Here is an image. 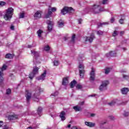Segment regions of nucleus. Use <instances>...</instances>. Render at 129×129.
Instances as JSON below:
<instances>
[{
    "instance_id": "nucleus-1",
    "label": "nucleus",
    "mask_w": 129,
    "mask_h": 129,
    "mask_svg": "<svg viewBox=\"0 0 129 129\" xmlns=\"http://www.w3.org/2000/svg\"><path fill=\"white\" fill-rule=\"evenodd\" d=\"M85 11L86 13H89V12H91L93 14H98L100 13V12H104L105 10L103 8H99V5H94L93 6L86 8Z\"/></svg>"
},
{
    "instance_id": "nucleus-2",
    "label": "nucleus",
    "mask_w": 129,
    "mask_h": 129,
    "mask_svg": "<svg viewBox=\"0 0 129 129\" xmlns=\"http://www.w3.org/2000/svg\"><path fill=\"white\" fill-rule=\"evenodd\" d=\"M14 15V9L12 8H9L6 11L5 15H4V19L6 21H10Z\"/></svg>"
},
{
    "instance_id": "nucleus-3",
    "label": "nucleus",
    "mask_w": 129,
    "mask_h": 129,
    "mask_svg": "<svg viewBox=\"0 0 129 129\" xmlns=\"http://www.w3.org/2000/svg\"><path fill=\"white\" fill-rule=\"evenodd\" d=\"M44 91L43 89H41L40 87H38L35 91V93L33 94V96L32 97V99L34 101H39V96H40V93L43 92Z\"/></svg>"
},
{
    "instance_id": "nucleus-4",
    "label": "nucleus",
    "mask_w": 129,
    "mask_h": 129,
    "mask_svg": "<svg viewBox=\"0 0 129 129\" xmlns=\"http://www.w3.org/2000/svg\"><path fill=\"white\" fill-rule=\"evenodd\" d=\"M109 84L108 81H104L102 82V84L100 86L99 89L100 91H103V90H106L107 89V85Z\"/></svg>"
},
{
    "instance_id": "nucleus-5",
    "label": "nucleus",
    "mask_w": 129,
    "mask_h": 129,
    "mask_svg": "<svg viewBox=\"0 0 129 129\" xmlns=\"http://www.w3.org/2000/svg\"><path fill=\"white\" fill-rule=\"evenodd\" d=\"M67 13H74V10L71 7H64L61 11V14H62V15H66Z\"/></svg>"
},
{
    "instance_id": "nucleus-6",
    "label": "nucleus",
    "mask_w": 129,
    "mask_h": 129,
    "mask_svg": "<svg viewBox=\"0 0 129 129\" xmlns=\"http://www.w3.org/2000/svg\"><path fill=\"white\" fill-rule=\"evenodd\" d=\"M79 74L81 78H83L85 70H84V65L83 64H80L79 66Z\"/></svg>"
},
{
    "instance_id": "nucleus-7",
    "label": "nucleus",
    "mask_w": 129,
    "mask_h": 129,
    "mask_svg": "<svg viewBox=\"0 0 129 129\" xmlns=\"http://www.w3.org/2000/svg\"><path fill=\"white\" fill-rule=\"evenodd\" d=\"M8 67L6 64H4L2 67V68H0V83H2L4 81V73H3L5 70L7 69Z\"/></svg>"
},
{
    "instance_id": "nucleus-8",
    "label": "nucleus",
    "mask_w": 129,
    "mask_h": 129,
    "mask_svg": "<svg viewBox=\"0 0 129 129\" xmlns=\"http://www.w3.org/2000/svg\"><path fill=\"white\" fill-rule=\"evenodd\" d=\"M25 97L27 102H29L32 98V92L29 90H26L25 92Z\"/></svg>"
},
{
    "instance_id": "nucleus-9",
    "label": "nucleus",
    "mask_w": 129,
    "mask_h": 129,
    "mask_svg": "<svg viewBox=\"0 0 129 129\" xmlns=\"http://www.w3.org/2000/svg\"><path fill=\"white\" fill-rule=\"evenodd\" d=\"M95 39V36L93 33H92L90 37H86L85 39L86 43L89 42V43H92L93 39Z\"/></svg>"
},
{
    "instance_id": "nucleus-10",
    "label": "nucleus",
    "mask_w": 129,
    "mask_h": 129,
    "mask_svg": "<svg viewBox=\"0 0 129 129\" xmlns=\"http://www.w3.org/2000/svg\"><path fill=\"white\" fill-rule=\"evenodd\" d=\"M46 23L47 24V30L48 32H51L52 31V29H53V22L51 21L50 20H47L46 22Z\"/></svg>"
},
{
    "instance_id": "nucleus-11",
    "label": "nucleus",
    "mask_w": 129,
    "mask_h": 129,
    "mask_svg": "<svg viewBox=\"0 0 129 129\" xmlns=\"http://www.w3.org/2000/svg\"><path fill=\"white\" fill-rule=\"evenodd\" d=\"M95 70L94 69L92 68V70L90 73V80L91 81H94V80L95 79Z\"/></svg>"
},
{
    "instance_id": "nucleus-12",
    "label": "nucleus",
    "mask_w": 129,
    "mask_h": 129,
    "mask_svg": "<svg viewBox=\"0 0 129 129\" xmlns=\"http://www.w3.org/2000/svg\"><path fill=\"white\" fill-rule=\"evenodd\" d=\"M38 70H39V69L37 67L34 69L33 72L30 74L29 78H30V79L34 78L35 75L38 73Z\"/></svg>"
},
{
    "instance_id": "nucleus-13",
    "label": "nucleus",
    "mask_w": 129,
    "mask_h": 129,
    "mask_svg": "<svg viewBox=\"0 0 129 129\" xmlns=\"http://www.w3.org/2000/svg\"><path fill=\"white\" fill-rule=\"evenodd\" d=\"M46 75H47V71H44L43 73H42L41 75L38 78V80H42L43 81V80H45Z\"/></svg>"
},
{
    "instance_id": "nucleus-14",
    "label": "nucleus",
    "mask_w": 129,
    "mask_h": 129,
    "mask_svg": "<svg viewBox=\"0 0 129 129\" xmlns=\"http://www.w3.org/2000/svg\"><path fill=\"white\" fill-rule=\"evenodd\" d=\"M41 13L40 11H38L35 13L34 17L36 20H38V19H40L42 17V14Z\"/></svg>"
},
{
    "instance_id": "nucleus-15",
    "label": "nucleus",
    "mask_w": 129,
    "mask_h": 129,
    "mask_svg": "<svg viewBox=\"0 0 129 129\" xmlns=\"http://www.w3.org/2000/svg\"><path fill=\"white\" fill-rule=\"evenodd\" d=\"M31 55L32 56H34L35 59L33 60L34 62L37 60V57H39V52L35 51V50H31Z\"/></svg>"
},
{
    "instance_id": "nucleus-16",
    "label": "nucleus",
    "mask_w": 129,
    "mask_h": 129,
    "mask_svg": "<svg viewBox=\"0 0 129 129\" xmlns=\"http://www.w3.org/2000/svg\"><path fill=\"white\" fill-rule=\"evenodd\" d=\"M85 124L89 127H94V126H95V123L92 122L85 121Z\"/></svg>"
},
{
    "instance_id": "nucleus-17",
    "label": "nucleus",
    "mask_w": 129,
    "mask_h": 129,
    "mask_svg": "<svg viewBox=\"0 0 129 129\" xmlns=\"http://www.w3.org/2000/svg\"><path fill=\"white\" fill-rule=\"evenodd\" d=\"M69 83V81H68V77L64 78L62 79V85L66 86Z\"/></svg>"
},
{
    "instance_id": "nucleus-18",
    "label": "nucleus",
    "mask_w": 129,
    "mask_h": 129,
    "mask_svg": "<svg viewBox=\"0 0 129 129\" xmlns=\"http://www.w3.org/2000/svg\"><path fill=\"white\" fill-rule=\"evenodd\" d=\"M65 114H66L65 111H62L61 112L59 117H60L61 120H65V119H66V117H65Z\"/></svg>"
},
{
    "instance_id": "nucleus-19",
    "label": "nucleus",
    "mask_w": 129,
    "mask_h": 129,
    "mask_svg": "<svg viewBox=\"0 0 129 129\" xmlns=\"http://www.w3.org/2000/svg\"><path fill=\"white\" fill-rule=\"evenodd\" d=\"M18 116L17 115H10L8 116V119L10 120H13L14 119H17Z\"/></svg>"
},
{
    "instance_id": "nucleus-20",
    "label": "nucleus",
    "mask_w": 129,
    "mask_h": 129,
    "mask_svg": "<svg viewBox=\"0 0 129 129\" xmlns=\"http://www.w3.org/2000/svg\"><path fill=\"white\" fill-rule=\"evenodd\" d=\"M122 94H126L129 92V89L127 88H123L121 89Z\"/></svg>"
},
{
    "instance_id": "nucleus-21",
    "label": "nucleus",
    "mask_w": 129,
    "mask_h": 129,
    "mask_svg": "<svg viewBox=\"0 0 129 129\" xmlns=\"http://www.w3.org/2000/svg\"><path fill=\"white\" fill-rule=\"evenodd\" d=\"M107 57H115L116 54L114 51H110L109 53H107Z\"/></svg>"
},
{
    "instance_id": "nucleus-22",
    "label": "nucleus",
    "mask_w": 129,
    "mask_h": 129,
    "mask_svg": "<svg viewBox=\"0 0 129 129\" xmlns=\"http://www.w3.org/2000/svg\"><path fill=\"white\" fill-rule=\"evenodd\" d=\"M57 25L59 28H63V26H64V21L61 20H59L57 23Z\"/></svg>"
},
{
    "instance_id": "nucleus-23",
    "label": "nucleus",
    "mask_w": 129,
    "mask_h": 129,
    "mask_svg": "<svg viewBox=\"0 0 129 129\" xmlns=\"http://www.w3.org/2000/svg\"><path fill=\"white\" fill-rule=\"evenodd\" d=\"M43 111V108L41 107H39L37 109V113L39 116H41L42 111Z\"/></svg>"
},
{
    "instance_id": "nucleus-24",
    "label": "nucleus",
    "mask_w": 129,
    "mask_h": 129,
    "mask_svg": "<svg viewBox=\"0 0 129 129\" xmlns=\"http://www.w3.org/2000/svg\"><path fill=\"white\" fill-rule=\"evenodd\" d=\"M73 108L74 109V110H75V111H80V110H81V107L77 105V106H75L73 107Z\"/></svg>"
},
{
    "instance_id": "nucleus-25",
    "label": "nucleus",
    "mask_w": 129,
    "mask_h": 129,
    "mask_svg": "<svg viewBox=\"0 0 129 129\" xmlns=\"http://www.w3.org/2000/svg\"><path fill=\"white\" fill-rule=\"evenodd\" d=\"M6 58L8 59H13L14 58V54H12L11 53H8L6 55Z\"/></svg>"
},
{
    "instance_id": "nucleus-26",
    "label": "nucleus",
    "mask_w": 129,
    "mask_h": 129,
    "mask_svg": "<svg viewBox=\"0 0 129 129\" xmlns=\"http://www.w3.org/2000/svg\"><path fill=\"white\" fill-rule=\"evenodd\" d=\"M48 11H49V12H56V11H57V8H55V7H49Z\"/></svg>"
},
{
    "instance_id": "nucleus-27",
    "label": "nucleus",
    "mask_w": 129,
    "mask_h": 129,
    "mask_svg": "<svg viewBox=\"0 0 129 129\" xmlns=\"http://www.w3.org/2000/svg\"><path fill=\"white\" fill-rule=\"evenodd\" d=\"M48 11V13L46 14H45V16L46 19H48V18H50L51 15H52V12L49 10Z\"/></svg>"
},
{
    "instance_id": "nucleus-28",
    "label": "nucleus",
    "mask_w": 129,
    "mask_h": 129,
    "mask_svg": "<svg viewBox=\"0 0 129 129\" xmlns=\"http://www.w3.org/2000/svg\"><path fill=\"white\" fill-rule=\"evenodd\" d=\"M75 84H76V81L74 80L71 82L70 83V87L71 88H73L74 86H75Z\"/></svg>"
},
{
    "instance_id": "nucleus-29",
    "label": "nucleus",
    "mask_w": 129,
    "mask_h": 129,
    "mask_svg": "<svg viewBox=\"0 0 129 129\" xmlns=\"http://www.w3.org/2000/svg\"><path fill=\"white\" fill-rule=\"evenodd\" d=\"M42 34H43V31L39 29L37 31L38 37H39V38H42Z\"/></svg>"
},
{
    "instance_id": "nucleus-30",
    "label": "nucleus",
    "mask_w": 129,
    "mask_h": 129,
    "mask_svg": "<svg viewBox=\"0 0 129 129\" xmlns=\"http://www.w3.org/2000/svg\"><path fill=\"white\" fill-rule=\"evenodd\" d=\"M103 25H108V22H103L99 23L98 24V28H100V27H102Z\"/></svg>"
},
{
    "instance_id": "nucleus-31",
    "label": "nucleus",
    "mask_w": 129,
    "mask_h": 129,
    "mask_svg": "<svg viewBox=\"0 0 129 129\" xmlns=\"http://www.w3.org/2000/svg\"><path fill=\"white\" fill-rule=\"evenodd\" d=\"M43 49L45 51H48L49 50H50V47L49 45H46L44 47Z\"/></svg>"
},
{
    "instance_id": "nucleus-32",
    "label": "nucleus",
    "mask_w": 129,
    "mask_h": 129,
    "mask_svg": "<svg viewBox=\"0 0 129 129\" xmlns=\"http://www.w3.org/2000/svg\"><path fill=\"white\" fill-rule=\"evenodd\" d=\"M116 103V102L115 101H112V102L108 103V105L110 106H112V105H114Z\"/></svg>"
},
{
    "instance_id": "nucleus-33",
    "label": "nucleus",
    "mask_w": 129,
    "mask_h": 129,
    "mask_svg": "<svg viewBox=\"0 0 129 129\" xmlns=\"http://www.w3.org/2000/svg\"><path fill=\"white\" fill-rule=\"evenodd\" d=\"M110 72V68H107L105 69V74H108Z\"/></svg>"
},
{
    "instance_id": "nucleus-34",
    "label": "nucleus",
    "mask_w": 129,
    "mask_h": 129,
    "mask_svg": "<svg viewBox=\"0 0 129 129\" xmlns=\"http://www.w3.org/2000/svg\"><path fill=\"white\" fill-rule=\"evenodd\" d=\"M117 35H118V32H117L116 30H115L112 34L113 37H116V36H117Z\"/></svg>"
},
{
    "instance_id": "nucleus-35",
    "label": "nucleus",
    "mask_w": 129,
    "mask_h": 129,
    "mask_svg": "<svg viewBox=\"0 0 129 129\" xmlns=\"http://www.w3.org/2000/svg\"><path fill=\"white\" fill-rule=\"evenodd\" d=\"M24 17H25V13H20L19 15L20 19H24Z\"/></svg>"
},
{
    "instance_id": "nucleus-36",
    "label": "nucleus",
    "mask_w": 129,
    "mask_h": 129,
    "mask_svg": "<svg viewBox=\"0 0 129 129\" xmlns=\"http://www.w3.org/2000/svg\"><path fill=\"white\" fill-rule=\"evenodd\" d=\"M71 42H72V43H75V34H74V35L72 36Z\"/></svg>"
},
{
    "instance_id": "nucleus-37",
    "label": "nucleus",
    "mask_w": 129,
    "mask_h": 129,
    "mask_svg": "<svg viewBox=\"0 0 129 129\" xmlns=\"http://www.w3.org/2000/svg\"><path fill=\"white\" fill-rule=\"evenodd\" d=\"M124 19H122L121 18L119 20V24H121V25H123L124 24Z\"/></svg>"
},
{
    "instance_id": "nucleus-38",
    "label": "nucleus",
    "mask_w": 129,
    "mask_h": 129,
    "mask_svg": "<svg viewBox=\"0 0 129 129\" xmlns=\"http://www.w3.org/2000/svg\"><path fill=\"white\" fill-rule=\"evenodd\" d=\"M53 65L54 66H58L59 65V61L58 60H54L53 61Z\"/></svg>"
},
{
    "instance_id": "nucleus-39",
    "label": "nucleus",
    "mask_w": 129,
    "mask_h": 129,
    "mask_svg": "<svg viewBox=\"0 0 129 129\" xmlns=\"http://www.w3.org/2000/svg\"><path fill=\"white\" fill-rule=\"evenodd\" d=\"M6 5V2H0V8L4 7Z\"/></svg>"
},
{
    "instance_id": "nucleus-40",
    "label": "nucleus",
    "mask_w": 129,
    "mask_h": 129,
    "mask_svg": "<svg viewBox=\"0 0 129 129\" xmlns=\"http://www.w3.org/2000/svg\"><path fill=\"white\" fill-rule=\"evenodd\" d=\"M103 5H106L108 4V0H103L102 2Z\"/></svg>"
},
{
    "instance_id": "nucleus-41",
    "label": "nucleus",
    "mask_w": 129,
    "mask_h": 129,
    "mask_svg": "<svg viewBox=\"0 0 129 129\" xmlns=\"http://www.w3.org/2000/svg\"><path fill=\"white\" fill-rule=\"evenodd\" d=\"M12 92V90H11V89H8L6 91V94H11V93Z\"/></svg>"
},
{
    "instance_id": "nucleus-42",
    "label": "nucleus",
    "mask_w": 129,
    "mask_h": 129,
    "mask_svg": "<svg viewBox=\"0 0 129 129\" xmlns=\"http://www.w3.org/2000/svg\"><path fill=\"white\" fill-rule=\"evenodd\" d=\"M97 35H99V36H100V35H102L103 34V31H98L97 32Z\"/></svg>"
},
{
    "instance_id": "nucleus-43",
    "label": "nucleus",
    "mask_w": 129,
    "mask_h": 129,
    "mask_svg": "<svg viewBox=\"0 0 129 129\" xmlns=\"http://www.w3.org/2000/svg\"><path fill=\"white\" fill-rule=\"evenodd\" d=\"M123 78L125 80L128 79V76L126 75L123 74Z\"/></svg>"
},
{
    "instance_id": "nucleus-44",
    "label": "nucleus",
    "mask_w": 129,
    "mask_h": 129,
    "mask_svg": "<svg viewBox=\"0 0 129 129\" xmlns=\"http://www.w3.org/2000/svg\"><path fill=\"white\" fill-rule=\"evenodd\" d=\"M76 88L78 89H81V88H82V86L80 84H78L77 85V87Z\"/></svg>"
},
{
    "instance_id": "nucleus-45",
    "label": "nucleus",
    "mask_w": 129,
    "mask_h": 129,
    "mask_svg": "<svg viewBox=\"0 0 129 129\" xmlns=\"http://www.w3.org/2000/svg\"><path fill=\"white\" fill-rule=\"evenodd\" d=\"M58 92L56 91L54 93L52 94L51 95L52 96H57V95H58Z\"/></svg>"
},
{
    "instance_id": "nucleus-46",
    "label": "nucleus",
    "mask_w": 129,
    "mask_h": 129,
    "mask_svg": "<svg viewBox=\"0 0 129 129\" xmlns=\"http://www.w3.org/2000/svg\"><path fill=\"white\" fill-rule=\"evenodd\" d=\"M124 116H128V112H124L123 113Z\"/></svg>"
},
{
    "instance_id": "nucleus-47",
    "label": "nucleus",
    "mask_w": 129,
    "mask_h": 129,
    "mask_svg": "<svg viewBox=\"0 0 129 129\" xmlns=\"http://www.w3.org/2000/svg\"><path fill=\"white\" fill-rule=\"evenodd\" d=\"M115 21V19L114 18V17H112L111 19H110V22L111 23H113Z\"/></svg>"
},
{
    "instance_id": "nucleus-48",
    "label": "nucleus",
    "mask_w": 129,
    "mask_h": 129,
    "mask_svg": "<svg viewBox=\"0 0 129 129\" xmlns=\"http://www.w3.org/2000/svg\"><path fill=\"white\" fill-rule=\"evenodd\" d=\"M2 125H4V121H0V127H2Z\"/></svg>"
},
{
    "instance_id": "nucleus-49",
    "label": "nucleus",
    "mask_w": 129,
    "mask_h": 129,
    "mask_svg": "<svg viewBox=\"0 0 129 129\" xmlns=\"http://www.w3.org/2000/svg\"><path fill=\"white\" fill-rule=\"evenodd\" d=\"M10 29L11 30H12L13 31H14V30H15V26H14L13 25H11Z\"/></svg>"
},
{
    "instance_id": "nucleus-50",
    "label": "nucleus",
    "mask_w": 129,
    "mask_h": 129,
    "mask_svg": "<svg viewBox=\"0 0 129 129\" xmlns=\"http://www.w3.org/2000/svg\"><path fill=\"white\" fill-rule=\"evenodd\" d=\"M109 117L110 119H114V117H113V116H110Z\"/></svg>"
},
{
    "instance_id": "nucleus-51",
    "label": "nucleus",
    "mask_w": 129,
    "mask_h": 129,
    "mask_svg": "<svg viewBox=\"0 0 129 129\" xmlns=\"http://www.w3.org/2000/svg\"><path fill=\"white\" fill-rule=\"evenodd\" d=\"M28 48L31 49V48H33V47H35V45H28Z\"/></svg>"
},
{
    "instance_id": "nucleus-52",
    "label": "nucleus",
    "mask_w": 129,
    "mask_h": 129,
    "mask_svg": "<svg viewBox=\"0 0 129 129\" xmlns=\"http://www.w3.org/2000/svg\"><path fill=\"white\" fill-rule=\"evenodd\" d=\"M123 34H124V32H123V31L120 32V36H122V35H123Z\"/></svg>"
},
{
    "instance_id": "nucleus-53",
    "label": "nucleus",
    "mask_w": 129,
    "mask_h": 129,
    "mask_svg": "<svg viewBox=\"0 0 129 129\" xmlns=\"http://www.w3.org/2000/svg\"><path fill=\"white\" fill-rule=\"evenodd\" d=\"M83 104H84V101H82L80 103V105H83Z\"/></svg>"
},
{
    "instance_id": "nucleus-54",
    "label": "nucleus",
    "mask_w": 129,
    "mask_h": 129,
    "mask_svg": "<svg viewBox=\"0 0 129 129\" xmlns=\"http://www.w3.org/2000/svg\"><path fill=\"white\" fill-rule=\"evenodd\" d=\"M78 22L79 24H81V22H82V19H79Z\"/></svg>"
},
{
    "instance_id": "nucleus-55",
    "label": "nucleus",
    "mask_w": 129,
    "mask_h": 129,
    "mask_svg": "<svg viewBox=\"0 0 129 129\" xmlns=\"http://www.w3.org/2000/svg\"><path fill=\"white\" fill-rule=\"evenodd\" d=\"M95 115V114H94V113L91 114V116L92 117H94Z\"/></svg>"
},
{
    "instance_id": "nucleus-56",
    "label": "nucleus",
    "mask_w": 129,
    "mask_h": 129,
    "mask_svg": "<svg viewBox=\"0 0 129 129\" xmlns=\"http://www.w3.org/2000/svg\"><path fill=\"white\" fill-rule=\"evenodd\" d=\"M71 127V124H69L68 125V127Z\"/></svg>"
},
{
    "instance_id": "nucleus-57",
    "label": "nucleus",
    "mask_w": 129,
    "mask_h": 129,
    "mask_svg": "<svg viewBox=\"0 0 129 129\" xmlns=\"http://www.w3.org/2000/svg\"><path fill=\"white\" fill-rule=\"evenodd\" d=\"M91 96H95V94H93Z\"/></svg>"
},
{
    "instance_id": "nucleus-58",
    "label": "nucleus",
    "mask_w": 129,
    "mask_h": 129,
    "mask_svg": "<svg viewBox=\"0 0 129 129\" xmlns=\"http://www.w3.org/2000/svg\"><path fill=\"white\" fill-rule=\"evenodd\" d=\"M123 72L125 73V71H121V73H123Z\"/></svg>"
},
{
    "instance_id": "nucleus-59",
    "label": "nucleus",
    "mask_w": 129,
    "mask_h": 129,
    "mask_svg": "<svg viewBox=\"0 0 129 129\" xmlns=\"http://www.w3.org/2000/svg\"><path fill=\"white\" fill-rule=\"evenodd\" d=\"M78 60H79V61H81V60L79 58H78Z\"/></svg>"
},
{
    "instance_id": "nucleus-60",
    "label": "nucleus",
    "mask_w": 129,
    "mask_h": 129,
    "mask_svg": "<svg viewBox=\"0 0 129 129\" xmlns=\"http://www.w3.org/2000/svg\"><path fill=\"white\" fill-rule=\"evenodd\" d=\"M123 50H126V49L125 48H123Z\"/></svg>"
},
{
    "instance_id": "nucleus-61",
    "label": "nucleus",
    "mask_w": 129,
    "mask_h": 129,
    "mask_svg": "<svg viewBox=\"0 0 129 129\" xmlns=\"http://www.w3.org/2000/svg\"><path fill=\"white\" fill-rule=\"evenodd\" d=\"M47 129H51V128H48Z\"/></svg>"
}]
</instances>
